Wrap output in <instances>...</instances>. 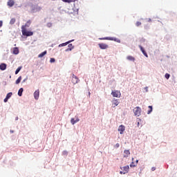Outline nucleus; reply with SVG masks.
Instances as JSON below:
<instances>
[{
    "mask_svg": "<svg viewBox=\"0 0 177 177\" xmlns=\"http://www.w3.org/2000/svg\"><path fill=\"white\" fill-rule=\"evenodd\" d=\"M100 41H114L115 42H118V44L121 43V40L120 39L115 38V37H100L99 38Z\"/></svg>",
    "mask_w": 177,
    "mask_h": 177,
    "instance_id": "obj_1",
    "label": "nucleus"
},
{
    "mask_svg": "<svg viewBox=\"0 0 177 177\" xmlns=\"http://www.w3.org/2000/svg\"><path fill=\"white\" fill-rule=\"evenodd\" d=\"M22 35L24 37H32V35H34V32L30 30H27V29H21Z\"/></svg>",
    "mask_w": 177,
    "mask_h": 177,
    "instance_id": "obj_2",
    "label": "nucleus"
},
{
    "mask_svg": "<svg viewBox=\"0 0 177 177\" xmlns=\"http://www.w3.org/2000/svg\"><path fill=\"white\" fill-rule=\"evenodd\" d=\"M134 115H136L137 117H140V113H142V109L140 107L137 106L134 108L133 109Z\"/></svg>",
    "mask_w": 177,
    "mask_h": 177,
    "instance_id": "obj_3",
    "label": "nucleus"
},
{
    "mask_svg": "<svg viewBox=\"0 0 177 177\" xmlns=\"http://www.w3.org/2000/svg\"><path fill=\"white\" fill-rule=\"evenodd\" d=\"M111 95L113 97H121V92L119 91H112Z\"/></svg>",
    "mask_w": 177,
    "mask_h": 177,
    "instance_id": "obj_4",
    "label": "nucleus"
},
{
    "mask_svg": "<svg viewBox=\"0 0 177 177\" xmlns=\"http://www.w3.org/2000/svg\"><path fill=\"white\" fill-rule=\"evenodd\" d=\"M78 81H80L78 77L75 75L73 74V75H72V82H73V84L74 85H75V84H78Z\"/></svg>",
    "mask_w": 177,
    "mask_h": 177,
    "instance_id": "obj_5",
    "label": "nucleus"
},
{
    "mask_svg": "<svg viewBox=\"0 0 177 177\" xmlns=\"http://www.w3.org/2000/svg\"><path fill=\"white\" fill-rule=\"evenodd\" d=\"M120 104V101L118 99H113L112 101V107H117Z\"/></svg>",
    "mask_w": 177,
    "mask_h": 177,
    "instance_id": "obj_6",
    "label": "nucleus"
},
{
    "mask_svg": "<svg viewBox=\"0 0 177 177\" xmlns=\"http://www.w3.org/2000/svg\"><path fill=\"white\" fill-rule=\"evenodd\" d=\"M118 132H120V135H122V133H124V132L125 131V126L121 124L119 127H118Z\"/></svg>",
    "mask_w": 177,
    "mask_h": 177,
    "instance_id": "obj_7",
    "label": "nucleus"
},
{
    "mask_svg": "<svg viewBox=\"0 0 177 177\" xmlns=\"http://www.w3.org/2000/svg\"><path fill=\"white\" fill-rule=\"evenodd\" d=\"M30 26H31V20H28L25 25H23L21 26V30H23V28H24V30H27V27H30Z\"/></svg>",
    "mask_w": 177,
    "mask_h": 177,
    "instance_id": "obj_8",
    "label": "nucleus"
},
{
    "mask_svg": "<svg viewBox=\"0 0 177 177\" xmlns=\"http://www.w3.org/2000/svg\"><path fill=\"white\" fill-rule=\"evenodd\" d=\"M98 46L101 49H108V48H109V45H107L106 44H104V43H100L98 44Z\"/></svg>",
    "mask_w": 177,
    "mask_h": 177,
    "instance_id": "obj_9",
    "label": "nucleus"
},
{
    "mask_svg": "<svg viewBox=\"0 0 177 177\" xmlns=\"http://www.w3.org/2000/svg\"><path fill=\"white\" fill-rule=\"evenodd\" d=\"M33 96L35 100H38V99H39V90H36L33 94Z\"/></svg>",
    "mask_w": 177,
    "mask_h": 177,
    "instance_id": "obj_10",
    "label": "nucleus"
},
{
    "mask_svg": "<svg viewBox=\"0 0 177 177\" xmlns=\"http://www.w3.org/2000/svg\"><path fill=\"white\" fill-rule=\"evenodd\" d=\"M139 48L141 52L143 53L144 56H145V57H149V55H147V53H146V50H145V48L140 45L139 46Z\"/></svg>",
    "mask_w": 177,
    "mask_h": 177,
    "instance_id": "obj_11",
    "label": "nucleus"
},
{
    "mask_svg": "<svg viewBox=\"0 0 177 177\" xmlns=\"http://www.w3.org/2000/svg\"><path fill=\"white\" fill-rule=\"evenodd\" d=\"M120 169H123V171H124L125 174H128L129 171V166L127 165L124 167H121Z\"/></svg>",
    "mask_w": 177,
    "mask_h": 177,
    "instance_id": "obj_12",
    "label": "nucleus"
},
{
    "mask_svg": "<svg viewBox=\"0 0 177 177\" xmlns=\"http://www.w3.org/2000/svg\"><path fill=\"white\" fill-rule=\"evenodd\" d=\"M7 5L10 8H12V6H14V5H15V1L14 0H8Z\"/></svg>",
    "mask_w": 177,
    "mask_h": 177,
    "instance_id": "obj_13",
    "label": "nucleus"
},
{
    "mask_svg": "<svg viewBox=\"0 0 177 177\" xmlns=\"http://www.w3.org/2000/svg\"><path fill=\"white\" fill-rule=\"evenodd\" d=\"M79 121H80V119L78 118H76V120L74 118H71V122L72 125H74V124H77V122H78Z\"/></svg>",
    "mask_w": 177,
    "mask_h": 177,
    "instance_id": "obj_14",
    "label": "nucleus"
},
{
    "mask_svg": "<svg viewBox=\"0 0 177 177\" xmlns=\"http://www.w3.org/2000/svg\"><path fill=\"white\" fill-rule=\"evenodd\" d=\"M68 49L66 50V52H68V50H73L74 49V46H73V44H69L68 45Z\"/></svg>",
    "mask_w": 177,
    "mask_h": 177,
    "instance_id": "obj_15",
    "label": "nucleus"
},
{
    "mask_svg": "<svg viewBox=\"0 0 177 177\" xmlns=\"http://www.w3.org/2000/svg\"><path fill=\"white\" fill-rule=\"evenodd\" d=\"M0 70H1V71H4V70H6V64H1Z\"/></svg>",
    "mask_w": 177,
    "mask_h": 177,
    "instance_id": "obj_16",
    "label": "nucleus"
},
{
    "mask_svg": "<svg viewBox=\"0 0 177 177\" xmlns=\"http://www.w3.org/2000/svg\"><path fill=\"white\" fill-rule=\"evenodd\" d=\"M70 42H73V40L68 41L66 43H63L59 45V47L61 48V46H66V45H68V44H70Z\"/></svg>",
    "mask_w": 177,
    "mask_h": 177,
    "instance_id": "obj_17",
    "label": "nucleus"
},
{
    "mask_svg": "<svg viewBox=\"0 0 177 177\" xmlns=\"http://www.w3.org/2000/svg\"><path fill=\"white\" fill-rule=\"evenodd\" d=\"M13 53L14 55H19V48L17 47L13 48Z\"/></svg>",
    "mask_w": 177,
    "mask_h": 177,
    "instance_id": "obj_18",
    "label": "nucleus"
},
{
    "mask_svg": "<svg viewBox=\"0 0 177 177\" xmlns=\"http://www.w3.org/2000/svg\"><path fill=\"white\" fill-rule=\"evenodd\" d=\"M47 53V51L45 50L44 51L43 53H40L39 55H38V57H44L45 56V55H46Z\"/></svg>",
    "mask_w": 177,
    "mask_h": 177,
    "instance_id": "obj_19",
    "label": "nucleus"
},
{
    "mask_svg": "<svg viewBox=\"0 0 177 177\" xmlns=\"http://www.w3.org/2000/svg\"><path fill=\"white\" fill-rule=\"evenodd\" d=\"M127 60H129L130 62H135V57L129 55L127 57Z\"/></svg>",
    "mask_w": 177,
    "mask_h": 177,
    "instance_id": "obj_20",
    "label": "nucleus"
},
{
    "mask_svg": "<svg viewBox=\"0 0 177 177\" xmlns=\"http://www.w3.org/2000/svg\"><path fill=\"white\" fill-rule=\"evenodd\" d=\"M124 154H126L124 156V157H128V156H129V154H131V152L129 151V150H124Z\"/></svg>",
    "mask_w": 177,
    "mask_h": 177,
    "instance_id": "obj_21",
    "label": "nucleus"
},
{
    "mask_svg": "<svg viewBox=\"0 0 177 177\" xmlns=\"http://www.w3.org/2000/svg\"><path fill=\"white\" fill-rule=\"evenodd\" d=\"M21 68H23L22 66H19L17 70L15 71V74L17 75L19 74V73H20V70H21Z\"/></svg>",
    "mask_w": 177,
    "mask_h": 177,
    "instance_id": "obj_22",
    "label": "nucleus"
},
{
    "mask_svg": "<svg viewBox=\"0 0 177 177\" xmlns=\"http://www.w3.org/2000/svg\"><path fill=\"white\" fill-rule=\"evenodd\" d=\"M23 91H24L23 88H19V90L18 91L19 96H21L23 95Z\"/></svg>",
    "mask_w": 177,
    "mask_h": 177,
    "instance_id": "obj_23",
    "label": "nucleus"
},
{
    "mask_svg": "<svg viewBox=\"0 0 177 177\" xmlns=\"http://www.w3.org/2000/svg\"><path fill=\"white\" fill-rule=\"evenodd\" d=\"M15 23H16V19L15 18L11 19L10 21V24L13 25L15 24Z\"/></svg>",
    "mask_w": 177,
    "mask_h": 177,
    "instance_id": "obj_24",
    "label": "nucleus"
},
{
    "mask_svg": "<svg viewBox=\"0 0 177 177\" xmlns=\"http://www.w3.org/2000/svg\"><path fill=\"white\" fill-rule=\"evenodd\" d=\"M21 81V76H19L18 79L16 80L15 84H20Z\"/></svg>",
    "mask_w": 177,
    "mask_h": 177,
    "instance_id": "obj_25",
    "label": "nucleus"
},
{
    "mask_svg": "<svg viewBox=\"0 0 177 177\" xmlns=\"http://www.w3.org/2000/svg\"><path fill=\"white\" fill-rule=\"evenodd\" d=\"M148 107H149V110L147 111V114H150V113H151V111H153V106H149Z\"/></svg>",
    "mask_w": 177,
    "mask_h": 177,
    "instance_id": "obj_26",
    "label": "nucleus"
},
{
    "mask_svg": "<svg viewBox=\"0 0 177 177\" xmlns=\"http://www.w3.org/2000/svg\"><path fill=\"white\" fill-rule=\"evenodd\" d=\"M12 93H8V94H7V95H6V98L7 99H10V97H12Z\"/></svg>",
    "mask_w": 177,
    "mask_h": 177,
    "instance_id": "obj_27",
    "label": "nucleus"
},
{
    "mask_svg": "<svg viewBox=\"0 0 177 177\" xmlns=\"http://www.w3.org/2000/svg\"><path fill=\"white\" fill-rule=\"evenodd\" d=\"M165 77L166 80H169V77H171V75H169V73H166L165 75Z\"/></svg>",
    "mask_w": 177,
    "mask_h": 177,
    "instance_id": "obj_28",
    "label": "nucleus"
},
{
    "mask_svg": "<svg viewBox=\"0 0 177 177\" xmlns=\"http://www.w3.org/2000/svg\"><path fill=\"white\" fill-rule=\"evenodd\" d=\"M130 167H131V168H133V167H136V164L135 162H132L130 164Z\"/></svg>",
    "mask_w": 177,
    "mask_h": 177,
    "instance_id": "obj_29",
    "label": "nucleus"
},
{
    "mask_svg": "<svg viewBox=\"0 0 177 177\" xmlns=\"http://www.w3.org/2000/svg\"><path fill=\"white\" fill-rule=\"evenodd\" d=\"M136 26L137 27H139V26H142V22H140V21H137V22L136 23Z\"/></svg>",
    "mask_w": 177,
    "mask_h": 177,
    "instance_id": "obj_30",
    "label": "nucleus"
},
{
    "mask_svg": "<svg viewBox=\"0 0 177 177\" xmlns=\"http://www.w3.org/2000/svg\"><path fill=\"white\" fill-rule=\"evenodd\" d=\"M55 62H56V60L55 59V58H50V63H55Z\"/></svg>",
    "mask_w": 177,
    "mask_h": 177,
    "instance_id": "obj_31",
    "label": "nucleus"
},
{
    "mask_svg": "<svg viewBox=\"0 0 177 177\" xmlns=\"http://www.w3.org/2000/svg\"><path fill=\"white\" fill-rule=\"evenodd\" d=\"M115 149H118L120 147V143H117L116 145H114Z\"/></svg>",
    "mask_w": 177,
    "mask_h": 177,
    "instance_id": "obj_32",
    "label": "nucleus"
},
{
    "mask_svg": "<svg viewBox=\"0 0 177 177\" xmlns=\"http://www.w3.org/2000/svg\"><path fill=\"white\" fill-rule=\"evenodd\" d=\"M47 27H48V28H50V27H52V23H48Z\"/></svg>",
    "mask_w": 177,
    "mask_h": 177,
    "instance_id": "obj_33",
    "label": "nucleus"
},
{
    "mask_svg": "<svg viewBox=\"0 0 177 177\" xmlns=\"http://www.w3.org/2000/svg\"><path fill=\"white\" fill-rule=\"evenodd\" d=\"M120 175H125V173H124V171H120Z\"/></svg>",
    "mask_w": 177,
    "mask_h": 177,
    "instance_id": "obj_34",
    "label": "nucleus"
},
{
    "mask_svg": "<svg viewBox=\"0 0 177 177\" xmlns=\"http://www.w3.org/2000/svg\"><path fill=\"white\" fill-rule=\"evenodd\" d=\"M8 100H9V99L6 97V98L4 99V103H6V102H8Z\"/></svg>",
    "mask_w": 177,
    "mask_h": 177,
    "instance_id": "obj_35",
    "label": "nucleus"
},
{
    "mask_svg": "<svg viewBox=\"0 0 177 177\" xmlns=\"http://www.w3.org/2000/svg\"><path fill=\"white\" fill-rule=\"evenodd\" d=\"M3 24V22H2V21H0V27H2Z\"/></svg>",
    "mask_w": 177,
    "mask_h": 177,
    "instance_id": "obj_36",
    "label": "nucleus"
},
{
    "mask_svg": "<svg viewBox=\"0 0 177 177\" xmlns=\"http://www.w3.org/2000/svg\"><path fill=\"white\" fill-rule=\"evenodd\" d=\"M10 133H15V131L10 130Z\"/></svg>",
    "mask_w": 177,
    "mask_h": 177,
    "instance_id": "obj_37",
    "label": "nucleus"
},
{
    "mask_svg": "<svg viewBox=\"0 0 177 177\" xmlns=\"http://www.w3.org/2000/svg\"><path fill=\"white\" fill-rule=\"evenodd\" d=\"M67 153L68 152L66 151H65L63 152V154H67Z\"/></svg>",
    "mask_w": 177,
    "mask_h": 177,
    "instance_id": "obj_38",
    "label": "nucleus"
},
{
    "mask_svg": "<svg viewBox=\"0 0 177 177\" xmlns=\"http://www.w3.org/2000/svg\"><path fill=\"white\" fill-rule=\"evenodd\" d=\"M138 162H139V160H137L135 164H136V165H138Z\"/></svg>",
    "mask_w": 177,
    "mask_h": 177,
    "instance_id": "obj_39",
    "label": "nucleus"
},
{
    "mask_svg": "<svg viewBox=\"0 0 177 177\" xmlns=\"http://www.w3.org/2000/svg\"><path fill=\"white\" fill-rule=\"evenodd\" d=\"M152 171H156V167H152Z\"/></svg>",
    "mask_w": 177,
    "mask_h": 177,
    "instance_id": "obj_40",
    "label": "nucleus"
},
{
    "mask_svg": "<svg viewBox=\"0 0 177 177\" xmlns=\"http://www.w3.org/2000/svg\"><path fill=\"white\" fill-rule=\"evenodd\" d=\"M140 122H138V127H139Z\"/></svg>",
    "mask_w": 177,
    "mask_h": 177,
    "instance_id": "obj_41",
    "label": "nucleus"
},
{
    "mask_svg": "<svg viewBox=\"0 0 177 177\" xmlns=\"http://www.w3.org/2000/svg\"><path fill=\"white\" fill-rule=\"evenodd\" d=\"M148 21H151V19H149Z\"/></svg>",
    "mask_w": 177,
    "mask_h": 177,
    "instance_id": "obj_42",
    "label": "nucleus"
},
{
    "mask_svg": "<svg viewBox=\"0 0 177 177\" xmlns=\"http://www.w3.org/2000/svg\"><path fill=\"white\" fill-rule=\"evenodd\" d=\"M132 161H133V158H132Z\"/></svg>",
    "mask_w": 177,
    "mask_h": 177,
    "instance_id": "obj_43",
    "label": "nucleus"
}]
</instances>
